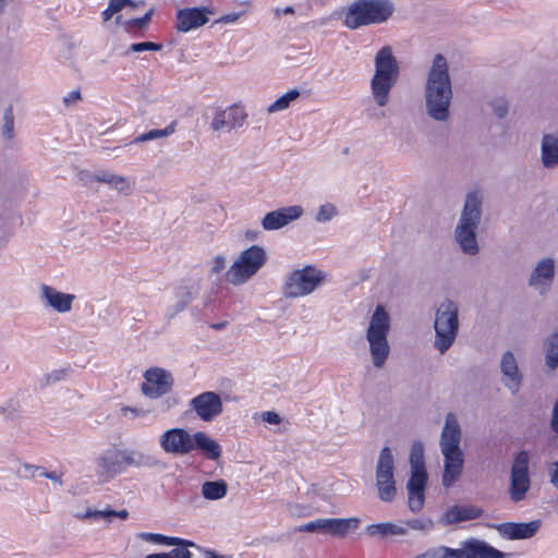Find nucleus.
<instances>
[{"instance_id": "57", "label": "nucleus", "mask_w": 558, "mask_h": 558, "mask_svg": "<svg viewBox=\"0 0 558 558\" xmlns=\"http://www.w3.org/2000/svg\"><path fill=\"white\" fill-rule=\"evenodd\" d=\"M241 15H242V13L226 14V15L221 16L220 19H218L215 23H225V24L232 23V22H235L236 20H239V17Z\"/></svg>"}, {"instance_id": "26", "label": "nucleus", "mask_w": 558, "mask_h": 558, "mask_svg": "<svg viewBox=\"0 0 558 558\" xmlns=\"http://www.w3.org/2000/svg\"><path fill=\"white\" fill-rule=\"evenodd\" d=\"M500 535L509 539H525L533 537L541 527V521L534 520L527 523L506 522L494 525Z\"/></svg>"}, {"instance_id": "36", "label": "nucleus", "mask_w": 558, "mask_h": 558, "mask_svg": "<svg viewBox=\"0 0 558 558\" xmlns=\"http://www.w3.org/2000/svg\"><path fill=\"white\" fill-rule=\"evenodd\" d=\"M411 471H426L424 461V447L420 441L413 442L410 452Z\"/></svg>"}, {"instance_id": "10", "label": "nucleus", "mask_w": 558, "mask_h": 558, "mask_svg": "<svg viewBox=\"0 0 558 558\" xmlns=\"http://www.w3.org/2000/svg\"><path fill=\"white\" fill-rule=\"evenodd\" d=\"M325 280V274L313 266L291 271L282 287V294L295 299L311 294Z\"/></svg>"}, {"instance_id": "2", "label": "nucleus", "mask_w": 558, "mask_h": 558, "mask_svg": "<svg viewBox=\"0 0 558 558\" xmlns=\"http://www.w3.org/2000/svg\"><path fill=\"white\" fill-rule=\"evenodd\" d=\"M452 96L448 61L441 53H437L427 72L424 86L427 116L437 122H447L450 118Z\"/></svg>"}, {"instance_id": "51", "label": "nucleus", "mask_w": 558, "mask_h": 558, "mask_svg": "<svg viewBox=\"0 0 558 558\" xmlns=\"http://www.w3.org/2000/svg\"><path fill=\"white\" fill-rule=\"evenodd\" d=\"M181 548H174L169 553H166L169 558H192L191 551L187 547L180 546Z\"/></svg>"}, {"instance_id": "53", "label": "nucleus", "mask_w": 558, "mask_h": 558, "mask_svg": "<svg viewBox=\"0 0 558 558\" xmlns=\"http://www.w3.org/2000/svg\"><path fill=\"white\" fill-rule=\"evenodd\" d=\"M262 418H263V421H265L269 424H275V425H277L281 422V417L279 416V414L276 412H272V411L264 412L262 414Z\"/></svg>"}, {"instance_id": "12", "label": "nucleus", "mask_w": 558, "mask_h": 558, "mask_svg": "<svg viewBox=\"0 0 558 558\" xmlns=\"http://www.w3.org/2000/svg\"><path fill=\"white\" fill-rule=\"evenodd\" d=\"M529 463L530 456L523 450L515 456L511 465L509 497L513 502L524 500L531 488Z\"/></svg>"}, {"instance_id": "20", "label": "nucleus", "mask_w": 558, "mask_h": 558, "mask_svg": "<svg viewBox=\"0 0 558 558\" xmlns=\"http://www.w3.org/2000/svg\"><path fill=\"white\" fill-rule=\"evenodd\" d=\"M360 523L361 520L357 518H322L315 520V532L328 534L336 537H343L350 531L356 530Z\"/></svg>"}, {"instance_id": "16", "label": "nucleus", "mask_w": 558, "mask_h": 558, "mask_svg": "<svg viewBox=\"0 0 558 558\" xmlns=\"http://www.w3.org/2000/svg\"><path fill=\"white\" fill-rule=\"evenodd\" d=\"M191 410L204 422H211L223 411L220 396L214 391H205L190 401Z\"/></svg>"}, {"instance_id": "4", "label": "nucleus", "mask_w": 558, "mask_h": 558, "mask_svg": "<svg viewBox=\"0 0 558 558\" xmlns=\"http://www.w3.org/2000/svg\"><path fill=\"white\" fill-rule=\"evenodd\" d=\"M400 66L390 46L380 48L374 58V73L369 81L371 98L379 107H386L390 94L399 81Z\"/></svg>"}, {"instance_id": "64", "label": "nucleus", "mask_w": 558, "mask_h": 558, "mask_svg": "<svg viewBox=\"0 0 558 558\" xmlns=\"http://www.w3.org/2000/svg\"><path fill=\"white\" fill-rule=\"evenodd\" d=\"M145 558H169L166 553H158V554H150L147 555Z\"/></svg>"}, {"instance_id": "44", "label": "nucleus", "mask_w": 558, "mask_h": 558, "mask_svg": "<svg viewBox=\"0 0 558 558\" xmlns=\"http://www.w3.org/2000/svg\"><path fill=\"white\" fill-rule=\"evenodd\" d=\"M162 46L160 44L151 43V41H143V43H135L132 44L128 51L129 52H142V51H159L161 50Z\"/></svg>"}, {"instance_id": "52", "label": "nucleus", "mask_w": 558, "mask_h": 558, "mask_svg": "<svg viewBox=\"0 0 558 558\" xmlns=\"http://www.w3.org/2000/svg\"><path fill=\"white\" fill-rule=\"evenodd\" d=\"M121 412L123 413V415H128L130 413L132 418L146 415L145 410H143L141 408H133V407H123L121 409Z\"/></svg>"}, {"instance_id": "59", "label": "nucleus", "mask_w": 558, "mask_h": 558, "mask_svg": "<svg viewBox=\"0 0 558 558\" xmlns=\"http://www.w3.org/2000/svg\"><path fill=\"white\" fill-rule=\"evenodd\" d=\"M295 532H308V533H315V520L311 521L308 523L299 525L294 529Z\"/></svg>"}, {"instance_id": "61", "label": "nucleus", "mask_w": 558, "mask_h": 558, "mask_svg": "<svg viewBox=\"0 0 558 558\" xmlns=\"http://www.w3.org/2000/svg\"><path fill=\"white\" fill-rule=\"evenodd\" d=\"M554 469L550 473V483L558 489V461L553 464Z\"/></svg>"}, {"instance_id": "43", "label": "nucleus", "mask_w": 558, "mask_h": 558, "mask_svg": "<svg viewBox=\"0 0 558 558\" xmlns=\"http://www.w3.org/2000/svg\"><path fill=\"white\" fill-rule=\"evenodd\" d=\"M405 527H410L412 530H417V531H422V532H428L430 531L435 523L432 519H410L408 520L405 523Z\"/></svg>"}, {"instance_id": "29", "label": "nucleus", "mask_w": 558, "mask_h": 558, "mask_svg": "<svg viewBox=\"0 0 558 558\" xmlns=\"http://www.w3.org/2000/svg\"><path fill=\"white\" fill-rule=\"evenodd\" d=\"M98 183H105L119 194L129 195L132 192V183L129 178L112 173L107 170H100L96 177Z\"/></svg>"}, {"instance_id": "40", "label": "nucleus", "mask_w": 558, "mask_h": 558, "mask_svg": "<svg viewBox=\"0 0 558 558\" xmlns=\"http://www.w3.org/2000/svg\"><path fill=\"white\" fill-rule=\"evenodd\" d=\"M365 533L369 537L378 538V539H387V522L369 524L365 529Z\"/></svg>"}, {"instance_id": "28", "label": "nucleus", "mask_w": 558, "mask_h": 558, "mask_svg": "<svg viewBox=\"0 0 558 558\" xmlns=\"http://www.w3.org/2000/svg\"><path fill=\"white\" fill-rule=\"evenodd\" d=\"M193 450H199L207 459L217 460L221 456L220 445L205 432H196L192 437Z\"/></svg>"}, {"instance_id": "50", "label": "nucleus", "mask_w": 558, "mask_h": 558, "mask_svg": "<svg viewBox=\"0 0 558 558\" xmlns=\"http://www.w3.org/2000/svg\"><path fill=\"white\" fill-rule=\"evenodd\" d=\"M492 106L493 112L497 118L502 119L508 114V105L505 101L497 100Z\"/></svg>"}, {"instance_id": "15", "label": "nucleus", "mask_w": 558, "mask_h": 558, "mask_svg": "<svg viewBox=\"0 0 558 558\" xmlns=\"http://www.w3.org/2000/svg\"><path fill=\"white\" fill-rule=\"evenodd\" d=\"M192 437L184 428H170L160 436L159 445L166 453L184 456L193 451Z\"/></svg>"}, {"instance_id": "38", "label": "nucleus", "mask_w": 558, "mask_h": 558, "mask_svg": "<svg viewBox=\"0 0 558 558\" xmlns=\"http://www.w3.org/2000/svg\"><path fill=\"white\" fill-rule=\"evenodd\" d=\"M338 215L336 206L331 203H326L319 206L318 211L315 216V220L319 223L330 221Z\"/></svg>"}, {"instance_id": "31", "label": "nucleus", "mask_w": 558, "mask_h": 558, "mask_svg": "<svg viewBox=\"0 0 558 558\" xmlns=\"http://www.w3.org/2000/svg\"><path fill=\"white\" fill-rule=\"evenodd\" d=\"M137 538L145 541V542L155 543V544H159V545H167V546H184V547L194 546V543H192L190 541L179 538V537L166 536L162 534H156V533L142 532V533L137 534Z\"/></svg>"}, {"instance_id": "54", "label": "nucleus", "mask_w": 558, "mask_h": 558, "mask_svg": "<svg viewBox=\"0 0 558 558\" xmlns=\"http://www.w3.org/2000/svg\"><path fill=\"white\" fill-rule=\"evenodd\" d=\"M81 98L82 97H81L80 89H75V90H72L66 96L63 97V104L65 106H71L72 104H74L75 101L80 100Z\"/></svg>"}, {"instance_id": "18", "label": "nucleus", "mask_w": 558, "mask_h": 558, "mask_svg": "<svg viewBox=\"0 0 558 558\" xmlns=\"http://www.w3.org/2000/svg\"><path fill=\"white\" fill-rule=\"evenodd\" d=\"M303 208L300 205L281 207L276 210L267 213L260 225L265 231L279 230L290 222L298 220L303 215Z\"/></svg>"}, {"instance_id": "8", "label": "nucleus", "mask_w": 558, "mask_h": 558, "mask_svg": "<svg viewBox=\"0 0 558 558\" xmlns=\"http://www.w3.org/2000/svg\"><path fill=\"white\" fill-rule=\"evenodd\" d=\"M506 554L490 546L484 541L469 538L462 543L461 548L437 546L426 549L413 558H505Z\"/></svg>"}, {"instance_id": "11", "label": "nucleus", "mask_w": 558, "mask_h": 558, "mask_svg": "<svg viewBox=\"0 0 558 558\" xmlns=\"http://www.w3.org/2000/svg\"><path fill=\"white\" fill-rule=\"evenodd\" d=\"M395 460L389 447H384L376 463V487L381 501L391 502L397 495L393 477Z\"/></svg>"}, {"instance_id": "60", "label": "nucleus", "mask_w": 558, "mask_h": 558, "mask_svg": "<svg viewBox=\"0 0 558 558\" xmlns=\"http://www.w3.org/2000/svg\"><path fill=\"white\" fill-rule=\"evenodd\" d=\"M23 469L24 471L32 477L36 476V474L39 475V473L41 472V466H36V465H32V464H24L23 465Z\"/></svg>"}, {"instance_id": "63", "label": "nucleus", "mask_w": 558, "mask_h": 558, "mask_svg": "<svg viewBox=\"0 0 558 558\" xmlns=\"http://www.w3.org/2000/svg\"><path fill=\"white\" fill-rule=\"evenodd\" d=\"M205 558H226L225 556L222 555H219L213 550H206L205 551Z\"/></svg>"}, {"instance_id": "24", "label": "nucleus", "mask_w": 558, "mask_h": 558, "mask_svg": "<svg viewBox=\"0 0 558 558\" xmlns=\"http://www.w3.org/2000/svg\"><path fill=\"white\" fill-rule=\"evenodd\" d=\"M483 509L476 506L454 505L446 509V511L438 519V523L442 526H449L460 522L478 519L483 515Z\"/></svg>"}, {"instance_id": "19", "label": "nucleus", "mask_w": 558, "mask_h": 558, "mask_svg": "<svg viewBox=\"0 0 558 558\" xmlns=\"http://www.w3.org/2000/svg\"><path fill=\"white\" fill-rule=\"evenodd\" d=\"M499 366L502 375L501 381L504 386L512 395L518 393L522 386L523 374L519 369L517 359L512 351L508 350L504 352Z\"/></svg>"}, {"instance_id": "56", "label": "nucleus", "mask_w": 558, "mask_h": 558, "mask_svg": "<svg viewBox=\"0 0 558 558\" xmlns=\"http://www.w3.org/2000/svg\"><path fill=\"white\" fill-rule=\"evenodd\" d=\"M39 476L47 477L53 482L59 483L62 485L61 474H58L57 472H48L44 468L41 469V472L39 473Z\"/></svg>"}, {"instance_id": "34", "label": "nucleus", "mask_w": 558, "mask_h": 558, "mask_svg": "<svg viewBox=\"0 0 558 558\" xmlns=\"http://www.w3.org/2000/svg\"><path fill=\"white\" fill-rule=\"evenodd\" d=\"M177 123H178L177 121H172L168 126H166L162 130H160V129L150 130L146 133H143V134L136 136L131 143L140 144V143H144V142H148V141L168 137L174 133Z\"/></svg>"}, {"instance_id": "46", "label": "nucleus", "mask_w": 558, "mask_h": 558, "mask_svg": "<svg viewBox=\"0 0 558 558\" xmlns=\"http://www.w3.org/2000/svg\"><path fill=\"white\" fill-rule=\"evenodd\" d=\"M387 532L388 538L395 536H404L408 534V529L405 527V525H399L393 522H387Z\"/></svg>"}, {"instance_id": "13", "label": "nucleus", "mask_w": 558, "mask_h": 558, "mask_svg": "<svg viewBox=\"0 0 558 558\" xmlns=\"http://www.w3.org/2000/svg\"><path fill=\"white\" fill-rule=\"evenodd\" d=\"M141 385L142 393L149 399H158L171 391L173 386L172 374L160 367H150L144 373Z\"/></svg>"}, {"instance_id": "45", "label": "nucleus", "mask_w": 558, "mask_h": 558, "mask_svg": "<svg viewBox=\"0 0 558 558\" xmlns=\"http://www.w3.org/2000/svg\"><path fill=\"white\" fill-rule=\"evenodd\" d=\"M154 11L149 10L144 16L138 19H132L126 22V25L132 28H145L151 20Z\"/></svg>"}, {"instance_id": "27", "label": "nucleus", "mask_w": 558, "mask_h": 558, "mask_svg": "<svg viewBox=\"0 0 558 558\" xmlns=\"http://www.w3.org/2000/svg\"><path fill=\"white\" fill-rule=\"evenodd\" d=\"M541 162L545 169L558 167V131L545 133L541 140Z\"/></svg>"}, {"instance_id": "39", "label": "nucleus", "mask_w": 558, "mask_h": 558, "mask_svg": "<svg viewBox=\"0 0 558 558\" xmlns=\"http://www.w3.org/2000/svg\"><path fill=\"white\" fill-rule=\"evenodd\" d=\"M110 514H111V509L110 508H107L105 510L87 509L84 513L75 514V517L77 519H80V520H87V519L99 520V519H105L108 522H111L112 521V515H110Z\"/></svg>"}, {"instance_id": "55", "label": "nucleus", "mask_w": 558, "mask_h": 558, "mask_svg": "<svg viewBox=\"0 0 558 558\" xmlns=\"http://www.w3.org/2000/svg\"><path fill=\"white\" fill-rule=\"evenodd\" d=\"M550 427L556 434H558V400L556 401L553 408Z\"/></svg>"}, {"instance_id": "62", "label": "nucleus", "mask_w": 558, "mask_h": 558, "mask_svg": "<svg viewBox=\"0 0 558 558\" xmlns=\"http://www.w3.org/2000/svg\"><path fill=\"white\" fill-rule=\"evenodd\" d=\"M110 515H112V520L114 518H119L121 520H125L129 517V512L125 509H122V510H119V511L111 509V514Z\"/></svg>"}, {"instance_id": "30", "label": "nucleus", "mask_w": 558, "mask_h": 558, "mask_svg": "<svg viewBox=\"0 0 558 558\" xmlns=\"http://www.w3.org/2000/svg\"><path fill=\"white\" fill-rule=\"evenodd\" d=\"M196 292L192 291L190 288L181 287L177 290L174 295V303L169 305L166 311V319L171 320L178 314L184 311V308L196 298Z\"/></svg>"}, {"instance_id": "25", "label": "nucleus", "mask_w": 558, "mask_h": 558, "mask_svg": "<svg viewBox=\"0 0 558 558\" xmlns=\"http://www.w3.org/2000/svg\"><path fill=\"white\" fill-rule=\"evenodd\" d=\"M461 438L462 430L457 416L453 413H448L440 435V451L461 450Z\"/></svg>"}, {"instance_id": "49", "label": "nucleus", "mask_w": 558, "mask_h": 558, "mask_svg": "<svg viewBox=\"0 0 558 558\" xmlns=\"http://www.w3.org/2000/svg\"><path fill=\"white\" fill-rule=\"evenodd\" d=\"M226 268V257L222 255L216 256L211 262L210 275H219Z\"/></svg>"}, {"instance_id": "35", "label": "nucleus", "mask_w": 558, "mask_h": 558, "mask_svg": "<svg viewBox=\"0 0 558 558\" xmlns=\"http://www.w3.org/2000/svg\"><path fill=\"white\" fill-rule=\"evenodd\" d=\"M301 96V93L299 89L293 88L290 89L288 93L280 96L276 101H274L270 106L267 108V112L269 114L276 113L282 110H286L290 107L291 102L295 101Z\"/></svg>"}, {"instance_id": "47", "label": "nucleus", "mask_w": 558, "mask_h": 558, "mask_svg": "<svg viewBox=\"0 0 558 558\" xmlns=\"http://www.w3.org/2000/svg\"><path fill=\"white\" fill-rule=\"evenodd\" d=\"M108 5L110 11H112L114 14L123 10L125 7H136L132 0H110Z\"/></svg>"}, {"instance_id": "42", "label": "nucleus", "mask_w": 558, "mask_h": 558, "mask_svg": "<svg viewBox=\"0 0 558 558\" xmlns=\"http://www.w3.org/2000/svg\"><path fill=\"white\" fill-rule=\"evenodd\" d=\"M427 483V473L426 471H411L410 478L407 483V486L421 488L425 490V486Z\"/></svg>"}, {"instance_id": "22", "label": "nucleus", "mask_w": 558, "mask_h": 558, "mask_svg": "<svg viewBox=\"0 0 558 558\" xmlns=\"http://www.w3.org/2000/svg\"><path fill=\"white\" fill-rule=\"evenodd\" d=\"M40 300L45 306L58 313H68L72 308L75 295L60 292L57 289L44 283L40 286Z\"/></svg>"}, {"instance_id": "14", "label": "nucleus", "mask_w": 558, "mask_h": 558, "mask_svg": "<svg viewBox=\"0 0 558 558\" xmlns=\"http://www.w3.org/2000/svg\"><path fill=\"white\" fill-rule=\"evenodd\" d=\"M247 119V112L244 108L234 104L226 109H217L210 122V129L214 132H230L244 125Z\"/></svg>"}, {"instance_id": "5", "label": "nucleus", "mask_w": 558, "mask_h": 558, "mask_svg": "<svg viewBox=\"0 0 558 558\" xmlns=\"http://www.w3.org/2000/svg\"><path fill=\"white\" fill-rule=\"evenodd\" d=\"M389 330V314L384 305H377L365 332L372 364L377 369L384 368L390 355Z\"/></svg>"}, {"instance_id": "37", "label": "nucleus", "mask_w": 558, "mask_h": 558, "mask_svg": "<svg viewBox=\"0 0 558 558\" xmlns=\"http://www.w3.org/2000/svg\"><path fill=\"white\" fill-rule=\"evenodd\" d=\"M408 489V505L412 512H418L424 506L425 495L424 489L407 486Z\"/></svg>"}, {"instance_id": "7", "label": "nucleus", "mask_w": 558, "mask_h": 558, "mask_svg": "<svg viewBox=\"0 0 558 558\" xmlns=\"http://www.w3.org/2000/svg\"><path fill=\"white\" fill-rule=\"evenodd\" d=\"M434 330L433 345L440 354H445L459 332V306L454 301L445 299L440 302L435 313Z\"/></svg>"}, {"instance_id": "58", "label": "nucleus", "mask_w": 558, "mask_h": 558, "mask_svg": "<svg viewBox=\"0 0 558 558\" xmlns=\"http://www.w3.org/2000/svg\"><path fill=\"white\" fill-rule=\"evenodd\" d=\"M0 413L3 414L5 417L12 420L16 415V409L12 404H9L7 407H1Z\"/></svg>"}, {"instance_id": "9", "label": "nucleus", "mask_w": 558, "mask_h": 558, "mask_svg": "<svg viewBox=\"0 0 558 558\" xmlns=\"http://www.w3.org/2000/svg\"><path fill=\"white\" fill-rule=\"evenodd\" d=\"M267 260L266 251L252 245L242 251L226 272V280L232 286H242L254 277Z\"/></svg>"}, {"instance_id": "23", "label": "nucleus", "mask_w": 558, "mask_h": 558, "mask_svg": "<svg viewBox=\"0 0 558 558\" xmlns=\"http://www.w3.org/2000/svg\"><path fill=\"white\" fill-rule=\"evenodd\" d=\"M441 453L444 456L442 485L449 488L462 473L464 454L462 450H445Z\"/></svg>"}, {"instance_id": "32", "label": "nucleus", "mask_w": 558, "mask_h": 558, "mask_svg": "<svg viewBox=\"0 0 558 558\" xmlns=\"http://www.w3.org/2000/svg\"><path fill=\"white\" fill-rule=\"evenodd\" d=\"M228 492V484L223 480L206 481L202 485V495L208 500L223 498Z\"/></svg>"}, {"instance_id": "1", "label": "nucleus", "mask_w": 558, "mask_h": 558, "mask_svg": "<svg viewBox=\"0 0 558 558\" xmlns=\"http://www.w3.org/2000/svg\"><path fill=\"white\" fill-rule=\"evenodd\" d=\"M95 472L100 482L107 483L125 473L128 469H148L162 472L168 464L156 454L133 448L112 445L94 460Z\"/></svg>"}, {"instance_id": "21", "label": "nucleus", "mask_w": 558, "mask_h": 558, "mask_svg": "<svg viewBox=\"0 0 558 558\" xmlns=\"http://www.w3.org/2000/svg\"><path fill=\"white\" fill-rule=\"evenodd\" d=\"M213 11L208 8H185L177 12V29L186 33L191 29L198 28L208 22L207 14Z\"/></svg>"}, {"instance_id": "17", "label": "nucleus", "mask_w": 558, "mask_h": 558, "mask_svg": "<svg viewBox=\"0 0 558 558\" xmlns=\"http://www.w3.org/2000/svg\"><path fill=\"white\" fill-rule=\"evenodd\" d=\"M555 278V260L551 257L541 259L529 277V286L545 295L550 290Z\"/></svg>"}, {"instance_id": "41", "label": "nucleus", "mask_w": 558, "mask_h": 558, "mask_svg": "<svg viewBox=\"0 0 558 558\" xmlns=\"http://www.w3.org/2000/svg\"><path fill=\"white\" fill-rule=\"evenodd\" d=\"M3 121L2 135L7 140H12L14 137V119L11 108L5 110Z\"/></svg>"}, {"instance_id": "33", "label": "nucleus", "mask_w": 558, "mask_h": 558, "mask_svg": "<svg viewBox=\"0 0 558 558\" xmlns=\"http://www.w3.org/2000/svg\"><path fill=\"white\" fill-rule=\"evenodd\" d=\"M545 347V365L550 371L558 367V332L548 336L544 341Z\"/></svg>"}, {"instance_id": "48", "label": "nucleus", "mask_w": 558, "mask_h": 558, "mask_svg": "<svg viewBox=\"0 0 558 558\" xmlns=\"http://www.w3.org/2000/svg\"><path fill=\"white\" fill-rule=\"evenodd\" d=\"M97 172L96 173H90V172H87V171H82L80 172L78 174V179L80 181L83 183V185L89 187V189H94V184L95 183H98L97 179Z\"/></svg>"}, {"instance_id": "3", "label": "nucleus", "mask_w": 558, "mask_h": 558, "mask_svg": "<svg viewBox=\"0 0 558 558\" xmlns=\"http://www.w3.org/2000/svg\"><path fill=\"white\" fill-rule=\"evenodd\" d=\"M483 201L482 192L477 190L469 192L454 228V241L464 255L475 256L480 253L477 230L482 220Z\"/></svg>"}, {"instance_id": "6", "label": "nucleus", "mask_w": 558, "mask_h": 558, "mask_svg": "<svg viewBox=\"0 0 558 558\" xmlns=\"http://www.w3.org/2000/svg\"><path fill=\"white\" fill-rule=\"evenodd\" d=\"M395 12L391 0H355L347 9L343 23L350 29L387 22Z\"/></svg>"}]
</instances>
